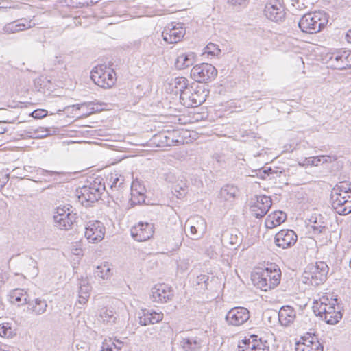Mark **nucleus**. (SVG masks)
<instances>
[{"label": "nucleus", "mask_w": 351, "mask_h": 351, "mask_svg": "<svg viewBox=\"0 0 351 351\" xmlns=\"http://www.w3.org/2000/svg\"><path fill=\"white\" fill-rule=\"evenodd\" d=\"M114 340V349H115V351H119L121 349L122 346H123V342L119 341V340H117V339H113Z\"/></svg>", "instance_id": "nucleus-59"}, {"label": "nucleus", "mask_w": 351, "mask_h": 351, "mask_svg": "<svg viewBox=\"0 0 351 351\" xmlns=\"http://www.w3.org/2000/svg\"><path fill=\"white\" fill-rule=\"evenodd\" d=\"M327 63L334 69L343 70L351 68V51L338 50L327 55Z\"/></svg>", "instance_id": "nucleus-10"}, {"label": "nucleus", "mask_w": 351, "mask_h": 351, "mask_svg": "<svg viewBox=\"0 0 351 351\" xmlns=\"http://www.w3.org/2000/svg\"><path fill=\"white\" fill-rule=\"evenodd\" d=\"M221 52L218 45L210 43L207 45L204 49V53L210 54L213 56H217Z\"/></svg>", "instance_id": "nucleus-44"}, {"label": "nucleus", "mask_w": 351, "mask_h": 351, "mask_svg": "<svg viewBox=\"0 0 351 351\" xmlns=\"http://www.w3.org/2000/svg\"><path fill=\"white\" fill-rule=\"evenodd\" d=\"M29 300L27 292L22 289H15L10 291L9 294L10 302L18 306L27 304Z\"/></svg>", "instance_id": "nucleus-29"}, {"label": "nucleus", "mask_w": 351, "mask_h": 351, "mask_svg": "<svg viewBox=\"0 0 351 351\" xmlns=\"http://www.w3.org/2000/svg\"><path fill=\"white\" fill-rule=\"evenodd\" d=\"M275 243L282 249H287L295 245L298 236L292 230H281L275 235Z\"/></svg>", "instance_id": "nucleus-19"}, {"label": "nucleus", "mask_w": 351, "mask_h": 351, "mask_svg": "<svg viewBox=\"0 0 351 351\" xmlns=\"http://www.w3.org/2000/svg\"><path fill=\"white\" fill-rule=\"evenodd\" d=\"M5 122L0 121V134H4L7 131V128L3 126Z\"/></svg>", "instance_id": "nucleus-61"}, {"label": "nucleus", "mask_w": 351, "mask_h": 351, "mask_svg": "<svg viewBox=\"0 0 351 351\" xmlns=\"http://www.w3.org/2000/svg\"><path fill=\"white\" fill-rule=\"evenodd\" d=\"M103 322L112 324L116 322L117 314L112 310L105 309L100 314Z\"/></svg>", "instance_id": "nucleus-38"}, {"label": "nucleus", "mask_w": 351, "mask_h": 351, "mask_svg": "<svg viewBox=\"0 0 351 351\" xmlns=\"http://www.w3.org/2000/svg\"><path fill=\"white\" fill-rule=\"evenodd\" d=\"M9 180V174L0 171V190L2 189Z\"/></svg>", "instance_id": "nucleus-51"}, {"label": "nucleus", "mask_w": 351, "mask_h": 351, "mask_svg": "<svg viewBox=\"0 0 351 351\" xmlns=\"http://www.w3.org/2000/svg\"><path fill=\"white\" fill-rule=\"evenodd\" d=\"M90 78L95 84L103 88L112 87L117 80L115 72L105 65L94 67L90 73Z\"/></svg>", "instance_id": "nucleus-6"}, {"label": "nucleus", "mask_w": 351, "mask_h": 351, "mask_svg": "<svg viewBox=\"0 0 351 351\" xmlns=\"http://www.w3.org/2000/svg\"><path fill=\"white\" fill-rule=\"evenodd\" d=\"M272 205L271 199L266 195H256L252 199L250 211L256 218H261L269 211Z\"/></svg>", "instance_id": "nucleus-11"}, {"label": "nucleus", "mask_w": 351, "mask_h": 351, "mask_svg": "<svg viewBox=\"0 0 351 351\" xmlns=\"http://www.w3.org/2000/svg\"><path fill=\"white\" fill-rule=\"evenodd\" d=\"M217 70L208 63H202L194 66L191 71V77L199 83L210 82L217 77Z\"/></svg>", "instance_id": "nucleus-8"}, {"label": "nucleus", "mask_w": 351, "mask_h": 351, "mask_svg": "<svg viewBox=\"0 0 351 351\" xmlns=\"http://www.w3.org/2000/svg\"><path fill=\"white\" fill-rule=\"evenodd\" d=\"M173 297V291L166 284H158L152 287L151 298L154 302L165 303Z\"/></svg>", "instance_id": "nucleus-17"}, {"label": "nucleus", "mask_w": 351, "mask_h": 351, "mask_svg": "<svg viewBox=\"0 0 351 351\" xmlns=\"http://www.w3.org/2000/svg\"><path fill=\"white\" fill-rule=\"evenodd\" d=\"M281 272L277 265H271L252 276V281L262 291H267L275 288L280 282Z\"/></svg>", "instance_id": "nucleus-1"}, {"label": "nucleus", "mask_w": 351, "mask_h": 351, "mask_svg": "<svg viewBox=\"0 0 351 351\" xmlns=\"http://www.w3.org/2000/svg\"><path fill=\"white\" fill-rule=\"evenodd\" d=\"M64 2L71 8H82L85 5H88L86 0H63Z\"/></svg>", "instance_id": "nucleus-45"}, {"label": "nucleus", "mask_w": 351, "mask_h": 351, "mask_svg": "<svg viewBox=\"0 0 351 351\" xmlns=\"http://www.w3.org/2000/svg\"><path fill=\"white\" fill-rule=\"evenodd\" d=\"M314 234H322L326 231L327 227L324 222H318L317 219L314 221V224L311 226Z\"/></svg>", "instance_id": "nucleus-43"}, {"label": "nucleus", "mask_w": 351, "mask_h": 351, "mask_svg": "<svg viewBox=\"0 0 351 351\" xmlns=\"http://www.w3.org/2000/svg\"><path fill=\"white\" fill-rule=\"evenodd\" d=\"M106 190L105 184L99 178L93 180L89 185L83 186L76 191L79 202L85 206L99 200L101 194Z\"/></svg>", "instance_id": "nucleus-3"}, {"label": "nucleus", "mask_w": 351, "mask_h": 351, "mask_svg": "<svg viewBox=\"0 0 351 351\" xmlns=\"http://www.w3.org/2000/svg\"><path fill=\"white\" fill-rule=\"evenodd\" d=\"M307 165L317 166L320 163L331 162V157L329 156H319L305 158Z\"/></svg>", "instance_id": "nucleus-39"}, {"label": "nucleus", "mask_w": 351, "mask_h": 351, "mask_svg": "<svg viewBox=\"0 0 351 351\" xmlns=\"http://www.w3.org/2000/svg\"><path fill=\"white\" fill-rule=\"evenodd\" d=\"M151 310L143 309L138 316V322L141 326L152 324Z\"/></svg>", "instance_id": "nucleus-40"}, {"label": "nucleus", "mask_w": 351, "mask_h": 351, "mask_svg": "<svg viewBox=\"0 0 351 351\" xmlns=\"http://www.w3.org/2000/svg\"><path fill=\"white\" fill-rule=\"evenodd\" d=\"M182 228L181 227H178V228L176 230V231H175V236L177 237V238H180L181 237V234H182Z\"/></svg>", "instance_id": "nucleus-62"}, {"label": "nucleus", "mask_w": 351, "mask_h": 351, "mask_svg": "<svg viewBox=\"0 0 351 351\" xmlns=\"http://www.w3.org/2000/svg\"><path fill=\"white\" fill-rule=\"evenodd\" d=\"M248 341H249V343H248L247 346H251L252 344H255V342L256 343L262 342L261 339H258V336L256 335H251L250 339Z\"/></svg>", "instance_id": "nucleus-58"}, {"label": "nucleus", "mask_w": 351, "mask_h": 351, "mask_svg": "<svg viewBox=\"0 0 351 351\" xmlns=\"http://www.w3.org/2000/svg\"><path fill=\"white\" fill-rule=\"evenodd\" d=\"M164 179L173 184V189L178 195L182 196L186 194L187 189L186 180L183 176L173 171H169L164 174Z\"/></svg>", "instance_id": "nucleus-18"}, {"label": "nucleus", "mask_w": 351, "mask_h": 351, "mask_svg": "<svg viewBox=\"0 0 351 351\" xmlns=\"http://www.w3.org/2000/svg\"><path fill=\"white\" fill-rule=\"evenodd\" d=\"M38 171L40 172L41 175L45 176L47 175L53 176L59 175L60 173V172H58V171H47V170H45L43 169H40Z\"/></svg>", "instance_id": "nucleus-55"}, {"label": "nucleus", "mask_w": 351, "mask_h": 351, "mask_svg": "<svg viewBox=\"0 0 351 351\" xmlns=\"http://www.w3.org/2000/svg\"><path fill=\"white\" fill-rule=\"evenodd\" d=\"M154 233L153 224L140 222L131 229V236L136 241H145L149 239Z\"/></svg>", "instance_id": "nucleus-20"}, {"label": "nucleus", "mask_w": 351, "mask_h": 351, "mask_svg": "<svg viewBox=\"0 0 351 351\" xmlns=\"http://www.w3.org/2000/svg\"><path fill=\"white\" fill-rule=\"evenodd\" d=\"M328 272V267L324 262L320 261L309 265L303 274L304 282L317 286L326 280Z\"/></svg>", "instance_id": "nucleus-7"}, {"label": "nucleus", "mask_w": 351, "mask_h": 351, "mask_svg": "<svg viewBox=\"0 0 351 351\" xmlns=\"http://www.w3.org/2000/svg\"><path fill=\"white\" fill-rule=\"evenodd\" d=\"M16 335V328L10 322H3L0 324V336L6 338H12Z\"/></svg>", "instance_id": "nucleus-34"}, {"label": "nucleus", "mask_w": 351, "mask_h": 351, "mask_svg": "<svg viewBox=\"0 0 351 351\" xmlns=\"http://www.w3.org/2000/svg\"><path fill=\"white\" fill-rule=\"evenodd\" d=\"M139 187L141 188V191H138L136 183H135V182L132 183V186H131V197L145 195V189L141 185H139Z\"/></svg>", "instance_id": "nucleus-47"}, {"label": "nucleus", "mask_w": 351, "mask_h": 351, "mask_svg": "<svg viewBox=\"0 0 351 351\" xmlns=\"http://www.w3.org/2000/svg\"><path fill=\"white\" fill-rule=\"evenodd\" d=\"M227 3L233 7H245L247 5L248 0H227Z\"/></svg>", "instance_id": "nucleus-49"}, {"label": "nucleus", "mask_w": 351, "mask_h": 351, "mask_svg": "<svg viewBox=\"0 0 351 351\" xmlns=\"http://www.w3.org/2000/svg\"><path fill=\"white\" fill-rule=\"evenodd\" d=\"M302 339H303V343L301 346H300L297 348V350L300 349V347H302H302H309L310 346L313 345V342H311V341H309L306 338L302 337Z\"/></svg>", "instance_id": "nucleus-60"}, {"label": "nucleus", "mask_w": 351, "mask_h": 351, "mask_svg": "<svg viewBox=\"0 0 351 351\" xmlns=\"http://www.w3.org/2000/svg\"><path fill=\"white\" fill-rule=\"evenodd\" d=\"M185 34L186 30L182 23H176V25L171 23L165 27L162 36L165 42L174 44L182 40Z\"/></svg>", "instance_id": "nucleus-14"}, {"label": "nucleus", "mask_w": 351, "mask_h": 351, "mask_svg": "<svg viewBox=\"0 0 351 351\" xmlns=\"http://www.w3.org/2000/svg\"><path fill=\"white\" fill-rule=\"evenodd\" d=\"M330 201L332 208L339 215H346L351 213V195L331 193Z\"/></svg>", "instance_id": "nucleus-16"}, {"label": "nucleus", "mask_w": 351, "mask_h": 351, "mask_svg": "<svg viewBox=\"0 0 351 351\" xmlns=\"http://www.w3.org/2000/svg\"><path fill=\"white\" fill-rule=\"evenodd\" d=\"M124 181L125 180L123 176L117 173L110 174L108 184H110V189L111 190L110 194L112 197H118L119 196L120 193L124 189Z\"/></svg>", "instance_id": "nucleus-25"}, {"label": "nucleus", "mask_w": 351, "mask_h": 351, "mask_svg": "<svg viewBox=\"0 0 351 351\" xmlns=\"http://www.w3.org/2000/svg\"><path fill=\"white\" fill-rule=\"evenodd\" d=\"M250 311L247 308L237 306L231 308L226 314L225 319L228 325L239 326L250 319Z\"/></svg>", "instance_id": "nucleus-12"}, {"label": "nucleus", "mask_w": 351, "mask_h": 351, "mask_svg": "<svg viewBox=\"0 0 351 351\" xmlns=\"http://www.w3.org/2000/svg\"><path fill=\"white\" fill-rule=\"evenodd\" d=\"M27 305V311L36 316L44 314L48 306L47 301L41 298H37L33 300H29Z\"/></svg>", "instance_id": "nucleus-23"}, {"label": "nucleus", "mask_w": 351, "mask_h": 351, "mask_svg": "<svg viewBox=\"0 0 351 351\" xmlns=\"http://www.w3.org/2000/svg\"><path fill=\"white\" fill-rule=\"evenodd\" d=\"M76 219V214L72 212H68L65 217H59V215H54L53 220L55 226L61 230H69L71 228L73 222Z\"/></svg>", "instance_id": "nucleus-26"}, {"label": "nucleus", "mask_w": 351, "mask_h": 351, "mask_svg": "<svg viewBox=\"0 0 351 351\" xmlns=\"http://www.w3.org/2000/svg\"><path fill=\"white\" fill-rule=\"evenodd\" d=\"M346 37L348 42L351 43V29L348 31Z\"/></svg>", "instance_id": "nucleus-63"}, {"label": "nucleus", "mask_w": 351, "mask_h": 351, "mask_svg": "<svg viewBox=\"0 0 351 351\" xmlns=\"http://www.w3.org/2000/svg\"><path fill=\"white\" fill-rule=\"evenodd\" d=\"M186 226H189L191 238L196 240L202 238L207 230L206 220L199 215H194L188 219Z\"/></svg>", "instance_id": "nucleus-15"}, {"label": "nucleus", "mask_w": 351, "mask_h": 351, "mask_svg": "<svg viewBox=\"0 0 351 351\" xmlns=\"http://www.w3.org/2000/svg\"><path fill=\"white\" fill-rule=\"evenodd\" d=\"M85 237L90 243L100 242L105 235V227L99 221H89L85 228Z\"/></svg>", "instance_id": "nucleus-13"}, {"label": "nucleus", "mask_w": 351, "mask_h": 351, "mask_svg": "<svg viewBox=\"0 0 351 351\" xmlns=\"http://www.w3.org/2000/svg\"><path fill=\"white\" fill-rule=\"evenodd\" d=\"M195 54L193 52L182 53L176 58L175 66L178 69H184L195 62Z\"/></svg>", "instance_id": "nucleus-27"}, {"label": "nucleus", "mask_w": 351, "mask_h": 351, "mask_svg": "<svg viewBox=\"0 0 351 351\" xmlns=\"http://www.w3.org/2000/svg\"><path fill=\"white\" fill-rule=\"evenodd\" d=\"M238 191L239 190L235 186L226 184L221 189L219 197L224 201L232 202L238 193Z\"/></svg>", "instance_id": "nucleus-32"}, {"label": "nucleus", "mask_w": 351, "mask_h": 351, "mask_svg": "<svg viewBox=\"0 0 351 351\" xmlns=\"http://www.w3.org/2000/svg\"><path fill=\"white\" fill-rule=\"evenodd\" d=\"M303 337L306 338L307 339H308L309 341L313 342V344L315 342H319V340H318L317 337L315 334L307 333Z\"/></svg>", "instance_id": "nucleus-56"}, {"label": "nucleus", "mask_w": 351, "mask_h": 351, "mask_svg": "<svg viewBox=\"0 0 351 351\" xmlns=\"http://www.w3.org/2000/svg\"><path fill=\"white\" fill-rule=\"evenodd\" d=\"M328 22V15L318 11L304 14L298 22V26L304 33L315 34L321 32Z\"/></svg>", "instance_id": "nucleus-2"}, {"label": "nucleus", "mask_w": 351, "mask_h": 351, "mask_svg": "<svg viewBox=\"0 0 351 351\" xmlns=\"http://www.w3.org/2000/svg\"><path fill=\"white\" fill-rule=\"evenodd\" d=\"M145 196L140 195L136 197H131L130 202L132 205L140 204L145 202Z\"/></svg>", "instance_id": "nucleus-53"}, {"label": "nucleus", "mask_w": 351, "mask_h": 351, "mask_svg": "<svg viewBox=\"0 0 351 351\" xmlns=\"http://www.w3.org/2000/svg\"><path fill=\"white\" fill-rule=\"evenodd\" d=\"M69 209L66 208V206L58 207L56 209V214L54 215H59V217H65L67 215Z\"/></svg>", "instance_id": "nucleus-54"}, {"label": "nucleus", "mask_w": 351, "mask_h": 351, "mask_svg": "<svg viewBox=\"0 0 351 351\" xmlns=\"http://www.w3.org/2000/svg\"><path fill=\"white\" fill-rule=\"evenodd\" d=\"M273 172H274V171L270 167L267 170H264L263 171V173L265 174H267V175H269V173H272Z\"/></svg>", "instance_id": "nucleus-64"}, {"label": "nucleus", "mask_w": 351, "mask_h": 351, "mask_svg": "<svg viewBox=\"0 0 351 351\" xmlns=\"http://www.w3.org/2000/svg\"><path fill=\"white\" fill-rule=\"evenodd\" d=\"M179 338L183 351H200L204 346L205 334L198 330H187L181 332Z\"/></svg>", "instance_id": "nucleus-5"}, {"label": "nucleus", "mask_w": 351, "mask_h": 351, "mask_svg": "<svg viewBox=\"0 0 351 351\" xmlns=\"http://www.w3.org/2000/svg\"><path fill=\"white\" fill-rule=\"evenodd\" d=\"M331 193L343 194L350 193L351 194V183L346 182H341L337 184L332 190Z\"/></svg>", "instance_id": "nucleus-37"}, {"label": "nucleus", "mask_w": 351, "mask_h": 351, "mask_svg": "<svg viewBox=\"0 0 351 351\" xmlns=\"http://www.w3.org/2000/svg\"><path fill=\"white\" fill-rule=\"evenodd\" d=\"M40 132H43V134H38L37 137H38V138H43V137L47 136L49 134L48 130L45 129L44 128H42V127H40V128H37L36 130H35V133H38Z\"/></svg>", "instance_id": "nucleus-57"}, {"label": "nucleus", "mask_w": 351, "mask_h": 351, "mask_svg": "<svg viewBox=\"0 0 351 351\" xmlns=\"http://www.w3.org/2000/svg\"><path fill=\"white\" fill-rule=\"evenodd\" d=\"M335 302H330L327 298L323 297L313 303V311L322 317L327 324H337L342 317L339 311L335 310Z\"/></svg>", "instance_id": "nucleus-4"}, {"label": "nucleus", "mask_w": 351, "mask_h": 351, "mask_svg": "<svg viewBox=\"0 0 351 351\" xmlns=\"http://www.w3.org/2000/svg\"><path fill=\"white\" fill-rule=\"evenodd\" d=\"M32 27V21L27 19H21L7 23L3 28L5 34H14L20 31L28 29Z\"/></svg>", "instance_id": "nucleus-22"}, {"label": "nucleus", "mask_w": 351, "mask_h": 351, "mask_svg": "<svg viewBox=\"0 0 351 351\" xmlns=\"http://www.w3.org/2000/svg\"><path fill=\"white\" fill-rule=\"evenodd\" d=\"M301 351H323V346L320 342H315L309 347H302Z\"/></svg>", "instance_id": "nucleus-48"}, {"label": "nucleus", "mask_w": 351, "mask_h": 351, "mask_svg": "<svg viewBox=\"0 0 351 351\" xmlns=\"http://www.w3.org/2000/svg\"><path fill=\"white\" fill-rule=\"evenodd\" d=\"M79 285L78 302L80 304H84L90 297L91 287L86 279H81Z\"/></svg>", "instance_id": "nucleus-31"}, {"label": "nucleus", "mask_w": 351, "mask_h": 351, "mask_svg": "<svg viewBox=\"0 0 351 351\" xmlns=\"http://www.w3.org/2000/svg\"><path fill=\"white\" fill-rule=\"evenodd\" d=\"M94 275L98 279L107 280L111 276V269L108 264L101 265L97 267Z\"/></svg>", "instance_id": "nucleus-36"}, {"label": "nucleus", "mask_w": 351, "mask_h": 351, "mask_svg": "<svg viewBox=\"0 0 351 351\" xmlns=\"http://www.w3.org/2000/svg\"><path fill=\"white\" fill-rule=\"evenodd\" d=\"M242 351H269V348L263 342H255V344H252L251 346H247L245 349H243Z\"/></svg>", "instance_id": "nucleus-42"}, {"label": "nucleus", "mask_w": 351, "mask_h": 351, "mask_svg": "<svg viewBox=\"0 0 351 351\" xmlns=\"http://www.w3.org/2000/svg\"><path fill=\"white\" fill-rule=\"evenodd\" d=\"M24 261L26 265V274L31 278L36 277L39 272L37 261L29 256H26Z\"/></svg>", "instance_id": "nucleus-33"}, {"label": "nucleus", "mask_w": 351, "mask_h": 351, "mask_svg": "<svg viewBox=\"0 0 351 351\" xmlns=\"http://www.w3.org/2000/svg\"><path fill=\"white\" fill-rule=\"evenodd\" d=\"M114 340L111 338L105 339L101 347V351H115L114 349Z\"/></svg>", "instance_id": "nucleus-46"}, {"label": "nucleus", "mask_w": 351, "mask_h": 351, "mask_svg": "<svg viewBox=\"0 0 351 351\" xmlns=\"http://www.w3.org/2000/svg\"><path fill=\"white\" fill-rule=\"evenodd\" d=\"M209 276L206 274L198 276L195 280L196 289L199 290H206L208 289V281Z\"/></svg>", "instance_id": "nucleus-41"}, {"label": "nucleus", "mask_w": 351, "mask_h": 351, "mask_svg": "<svg viewBox=\"0 0 351 351\" xmlns=\"http://www.w3.org/2000/svg\"><path fill=\"white\" fill-rule=\"evenodd\" d=\"M188 80L184 77H177L172 78L168 83L167 90L174 93L176 95L184 92L188 87Z\"/></svg>", "instance_id": "nucleus-28"}, {"label": "nucleus", "mask_w": 351, "mask_h": 351, "mask_svg": "<svg viewBox=\"0 0 351 351\" xmlns=\"http://www.w3.org/2000/svg\"><path fill=\"white\" fill-rule=\"evenodd\" d=\"M205 97L206 95L202 88H194L192 86H188L184 92L180 93V99L186 107H197L206 100Z\"/></svg>", "instance_id": "nucleus-9"}, {"label": "nucleus", "mask_w": 351, "mask_h": 351, "mask_svg": "<svg viewBox=\"0 0 351 351\" xmlns=\"http://www.w3.org/2000/svg\"><path fill=\"white\" fill-rule=\"evenodd\" d=\"M286 214L283 212H274L266 219L265 226L267 228H273L284 222L286 220Z\"/></svg>", "instance_id": "nucleus-30"}, {"label": "nucleus", "mask_w": 351, "mask_h": 351, "mask_svg": "<svg viewBox=\"0 0 351 351\" xmlns=\"http://www.w3.org/2000/svg\"><path fill=\"white\" fill-rule=\"evenodd\" d=\"M31 115L34 119H41L47 115V111L44 109H36L32 112Z\"/></svg>", "instance_id": "nucleus-50"}, {"label": "nucleus", "mask_w": 351, "mask_h": 351, "mask_svg": "<svg viewBox=\"0 0 351 351\" xmlns=\"http://www.w3.org/2000/svg\"><path fill=\"white\" fill-rule=\"evenodd\" d=\"M239 232L236 229H231L222 235V241L232 245H237L241 243V238L239 237Z\"/></svg>", "instance_id": "nucleus-35"}, {"label": "nucleus", "mask_w": 351, "mask_h": 351, "mask_svg": "<svg viewBox=\"0 0 351 351\" xmlns=\"http://www.w3.org/2000/svg\"><path fill=\"white\" fill-rule=\"evenodd\" d=\"M278 315L280 324L288 326L294 322L296 317V312L290 306H283L280 308Z\"/></svg>", "instance_id": "nucleus-24"}, {"label": "nucleus", "mask_w": 351, "mask_h": 351, "mask_svg": "<svg viewBox=\"0 0 351 351\" xmlns=\"http://www.w3.org/2000/svg\"><path fill=\"white\" fill-rule=\"evenodd\" d=\"M264 13L265 16L273 21L278 22L284 19L285 12L279 1H273L265 5Z\"/></svg>", "instance_id": "nucleus-21"}, {"label": "nucleus", "mask_w": 351, "mask_h": 351, "mask_svg": "<svg viewBox=\"0 0 351 351\" xmlns=\"http://www.w3.org/2000/svg\"><path fill=\"white\" fill-rule=\"evenodd\" d=\"M151 313L152 315V324L158 323L159 322L162 320L163 314L162 313H157L156 311L151 310Z\"/></svg>", "instance_id": "nucleus-52"}]
</instances>
